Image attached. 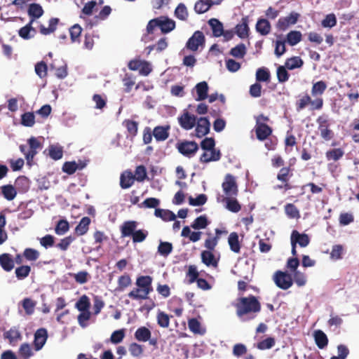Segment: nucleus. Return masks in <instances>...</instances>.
Segmentation results:
<instances>
[{
  "label": "nucleus",
  "instance_id": "obj_1",
  "mask_svg": "<svg viewBox=\"0 0 359 359\" xmlns=\"http://www.w3.org/2000/svg\"><path fill=\"white\" fill-rule=\"evenodd\" d=\"M235 307L236 315L242 321L254 319L261 311V304L253 295L239 298Z\"/></svg>",
  "mask_w": 359,
  "mask_h": 359
},
{
  "label": "nucleus",
  "instance_id": "obj_2",
  "mask_svg": "<svg viewBox=\"0 0 359 359\" xmlns=\"http://www.w3.org/2000/svg\"><path fill=\"white\" fill-rule=\"evenodd\" d=\"M153 278L150 276H140L136 279L137 288L131 290L128 296L132 299H147L153 291Z\"/></svg>",
  "mask_w": 359,
  "mask_h": 359
},
{
  "label": "nucleus",
  "instance_id": "obj_3",
  "mask_svg": "<svg viewBox=\"0 0 359 359\" xmlns=\"http://www.w3.org/2000/svg\"><path fill=\"white\" fill-rule=\"evenodd\" d=\"M318 130L320 137L325 141H330L334 137V131L330 128V120L327 115L323 114L316 119Z\"/></svg>",
  "mask_w": 359,
  "mask_h": 359
},
{
  "label": "nucleus",
  "instance_id": "obj_4",
  "mask_svg": "<svg viewBox=\"0 0 359 359\" xmlns=\"http://www.w3.org/2000/svg\"><path fill=\"white\" fill-rule=\"evenodd\" d=\"M273 280L277 287L282 290H287L293 285L292 276L287 271H276L273 276Z\"/></svg>",
  "mask_w": 359,
  "mask_h": 359
},
{
  "label": "nucleus",
  "instance_id": "obj_5",
  "mask_svg": "<svg viewBox=\"0 0 359 359\" xmlns=\"http://www.w3.org/2000/svg\"><path fill=\"white\" fill-rule=\"evenodd\" d=\"M312 106V109L319 110L321 109L323 106V99L320 97L316 98L312 100L311 97L306 94L301 99L297 101L296 108L298 111L304 109L308 104Z\"/></svg>",
  "mask_w": 359,
  "mask_h": 359
},
{
  "label": "nucleus",
  "instance_id": "obj_6",
  "mask_svg": "<svg viewBox=\"0 0 359 359\" xmlns=\"http://www.w3.org/2000/svg\"><path fill=\"white\" fill-rule=\"evenodd\" d=\"M222 187L226 197L236 196L238 195V185L235 177L232 175H226Z\"/></svg>",
  "mask_w": 359,
  "mask_h": 359
},
{
  "label": "nucleus",
  "instance_id": "obj_7",
  "mask_svg": "<svg viewBox=\"0 0 359 359\" xmlns=\"http://www.w3.org/2000/svg\"><path fill=\"white\" fill-rule=\"evenodd\" d=\"M205 43V38L201 31H196L188 39L186 48L191 51L198 50L200 46L203 47Z\"/></svg>",
  "mask_w": 359,
  "mask_h": 359
},
{
  "label": "nucleus",
  "instance_id": "obj_8",
  "mask_svg": "<svg viewBox=\"0 0 359 359\" xmlns=\"http://www.w3.org/2000/svg\"><path fill=\"white\" fill-rule=\"evenodd\" d=\"M176 147L180 154L189 158L194 156L198 149V144L194 141L178 142Z\"/></svg>",
  "mask_w": 359,
  "mask_h": 359
},
{
  "label": "nucleus",
  "instance_id": "obj_9",
  "mask_svg": "<svg viewBox=\"0 0 359 359\" xmlns=\"http://www.w3.org/2000/svg\"><path fill=\"white\" fill-rule=\"evenodd\" d=\"M299 18V14L295 12L290 13L285 17L280 18L276 23V28L279 31H285L290 26L295 25Z\"/></svg>",
  "mask_w": 359,
  "mask_h": 359
},
{
  "label": "nucleus",
  "instance_id": "obj_10",
  "mask_svg": "<svg viewBox=\"0 0 359 359\" xmlns=\"http://www.w3.org/2000/svg\"><path fill=\"white\" fill-rule=\"evenodd\" d=\"M48 332L46 328H39L35 332L34 347L36 351H40L43 347L48 339Z\"/></svg>",
  "mask_w": 359,
  "mask_h": 359
},
{
  "label": "nucleus",
  "instance_id": "obj_11",
  "mask_svg": "<svg viewBox=\"0 0 359 359\" xmlns=\"http://www.w3.org/2000/svg\"><path fill=\"white\" fill-rule=\"evenodd\" d=\"M255 131L257 138L259 141H264L272 134V128L266 123H256Z\"/></svg>",
  "mask_w": 359,
  "mask_h": 359
},
{
  "label": "nucleus",
  "instance_id": "obj_12",
  "mask_svg": "<svg viewBox=\"0 0 359 359\" xmlns=\"http://www.w3.org/2000/svg\"><path fill=\"white\" fill-rule=\"evenodd\" d=\"M178 121L180 126L187 130L192 129L196 123V117L189 112H184L182 116L178 117Z\"/></svg>",
  "mask_w": 359,
  "mask_h": 359
},
{
  "label": "nucleus",
  "instance_id": "obj_13",
  "mask_svg": "<svg viewBox=\"0 0 359 359\" xmlns=\"http://www.w3.org/2000/svg\"><path fill=\"white\" fill-rule=\"evenodd\" d=\"M196 135L198 137H202L209 133L210 123L208 118H199L196 121Z\"/></svg>",
  "mask_w": 359,
  "mask_h": 359
},
{
  "label": "nucleus",
  "instance_id": "obj_14",
  "mask_svg": "<svg viewBox=\"0 0 359 359\" xmlns=\"http://www.w3.org/2000/svg\"><path fill=\"white\" fill-rule=\"evenodd\" d=\"M202 262L207 266L217 268L218 266L219 258L216 257L212 251L203 250L201 253Z\"/></svg>",
  "mask_w": 359,
  "mask_h": 359
},
{
  "label": "nucleus",
  "instance_id": "obj_15",
  "mask_svg": "<svg viewBox=\"0 0 359 359\" xmlns=\"http://www.w3.org/2000/svg\"><path fill=\"white\" fill-rule=\"evenodd\" d=\"M291 243L299 244L302 248L306 247L310 243V238L306 233H300L297 230H293L290 236Z\"/></svg>",
  "mask_w": 359,
  "mask_h": 359
},
{
  "label": "nucleus",
  "instance_id": "obj_16",
  "mask_svg": "<svg viewBox=\"0 0 359 359\" xmlns=\"http://www.w3.org/2000/svg\"><path fill=\"white\" fill-rule=\"evenodd\" d=\"M170 129V126L169 125L156 126L153 130V135L158 142L165 141L169 137Z\"/></svg>",
  "mask_w": 359,
  "mask_h": 359
},
{
  "label": "nucleus",
  "instance_id": "obj_17",
  "mask_svg": "<svg viewBox=\"0 0 359 359\" xmlns=\"http://www.w3.org/2000/svg\"><path fill=\"white\" fill-rule=\"evenodd\" d=\"M235 32L241 39H245L249 36L250 28L248 27V18H242L241 21L235 27Z\"/></svg>",
  "mask_w": 359,
  "mask_h": 359
},
{
  "label": "nucleus",
  "instance_id": "obj_18",
  "mask_svg": "<svg viewBox=\"0 0 359 359\" xmlns=\"http://www.w3.org/2000/svg\"><path fill=\"white\" fill-rule=\"evenodd\" d=\"M194 90L196 92L197 97H195L196 101L205 100L208 97L209 86L206 81H201L198 83Z\"/></svg>",
  "mask_w": 359,
  "mask_h": 359
},
{
  "label": "nucleus",
  "instance_id": "obj_19",
  "mask_svg": "<svg viewBox=\"0 0 359 359\" xmlns=\"http://www.w3.org/2000/svg\"><path fill=\"white\" fill-rule=\"evenodd\" d=\"M137 223L135 221H126L120 227L121 237L133 236L136 231Z\"/></svg>",
  "mask_w": 359,
  "mask_h": 359
},
{
  "label": "nucleus",
  "instance_id": "obj_20",
  "mask_svg": "<svg viewBox=\"0 0 359 359\" xmlns=\"http://www.w3.org/2000/svg\"><path fill=\"white\" fill-rule=\"evenodd\" d=\"M135 181V176L130 170L124 171L120 176V186L123 189L132 187Z\"/></svg>",
  "mask_w": 359,
  "mask_h": 359
},
{
  "label": "nucleus",
  "instance_id": "obj_21",
  "mask_svg": "<svg viewBox=\"0 0 359 359\" xmlns=\"http://www.w3.org/2000/svg\"><path fill=\"white\" fill-rule=\"evenodd\" d=\"M255 29L261 35L266 36L270 33L271 26L268 20L259 18L256 23Z\"/></svg>",
  "mask_w": 359,
  "mask_h": 359
},
{
  "label": "nucleus",
  "instance_id": "obj_22",
  "mask_svg": "<svg viewBox=\"0 0 359 359\" xmlns=\"http://www.w3.org/2000/svg\"><path fill=\"white\" fill-rule=\"evenodd\" d=\"M135 339L140 342H146L150 339L151 332L147 327L142 326L136 330L134 334Z\"/></svg>",
  "mask_w": 359,
  "mask_h": 359
},
{
  "label": "nucleus",
  "instance_id": "obj_23",
  "mask_svg": "<svg viewBox=\"0 0 359 359\" xmlns=\"http://www.w3.org/2000/svg\"><path fill=\"white\" fill-rule=\"evenodd\" d=\"M86 166V163H76L75 161L65 162L62 170L68 175H73L77 170H82Z\"/></svg>",
  "mask_w": 359,
  "mask_h": 359
},
{
  "label": "nucleus",
  "instance_id": "obj_24",
  "mask_svg": "<svg viewBox=\"0 0 359 359\" xmlns=\"http://www.w3.org/2000/svg\"><path fill=\"white\" fill-rule=\"evenodd\" d=\"M0 265L6 271H11L14 268V261L11 255L4 253L0 255Z\"/></svg>",
  "mask_w": 359,
  "mask_h": 359
},
{
  "label": "nucleus",
  "instance_id": "obj_25",
  "mask_svg": "<svg viewBox=\"0 0 359 359\" xmlns=\"http://www.w3.org/2000/svg\"><path fill=\"white\" fill-rule=\"evenodd\" d=\"M209 25L212 30V34L215 37H219L224 34V27L222 23L216 18H212L208 21Z\"/></svg>",
  "mask_w": 359,
  "mask_h": 359
},
{
  "label": "nucleus",
  "instance_id": "obj_26",
  "mask_svg": "<svg viewBox=\"0 0 359 359\" xmlns=\"http://www.w3.org/2000/svg\"><path fill=\"white\" fill-rule=\"evenodd\" d=\"M302 39V34L300 31L292 30L286 35L285 41L291 46L299 43Z\"/></svg>",
  "mask_w": 359,
  "mask_h": 359
},
{
  "label": "nucleus",
  "instance_id": "obj_27",
  "mask_svg": "<svg viewBox=\"0 0 359 359\" xmlns=\"http://www.w3.org/2000/svg\"><path fill=\"white\" fill-rule=\"evenodd\" d=\"M32 23L33 20H30L27 25L20 29L18 34L21 38L24 39H29L34 36V34L36 33V31L32 26Z\"/></svg>",
  "mask_w": 359,
  "mask_h": 359
},
{
  "label": "nucleus",
  "instance_id": "obj_28",
  "mask_svg": "<svg viewBox=\"0 0 359 359\" xmlns=\"http://www.w3.org/2000/svg\"><path fill=\"white\" fill-rule=\"evenodd\" d=\"M90 224V219L88 217H83L79 224L75 228V233L78 236H83L86 234Z\"/></svg>",
  "mask_w": 359,
  "mask_h": 359
},
{
  "label": "nucleus",
  "instance_id": "obj_29",
  "mask_svg": "<svg viewBox=\"0 0 359 359\" xmlns=\"http://www.w3.org/2000/svg\"><path fill=\"white\" fill-rule=\"evenodd\" d=\"M59 22V19L55 18H52L50 19L48 22V27L46 28L43 25H40L39 32L43 35H48L53 33L57 28V25Z\"/></svg>",
  "mask_w": 359,
  "mask_h": 359
},
{
  "label": "nucleus",
  "instance_id": "obj_30",
  "mask_svg": "<svg viewBox=\"0 0 359 359\" xmlns=\"http://www.w3.org/2000/svg\"><path fill=\"white\" fill-rule=\"evenodd\" d=\"M23 309L25 310V314L31 316L34 313L36 302L29 297L24 298L21 302Z\"/></svg>",
  "mask_w": 359,
  "mask_h": 359
},
{
  "label": "nucleus",
  "instance_id": "obj_31",
  "mask_svg": "<svg viewBox=\"0 0 359 359\" xmlns=\"http://www.w3.org/2000/svg\"><path fill=\"white\" fill-rule=\"evenodd\" d=\"M214 4L212 0H198L194 6L195 11L198 14L207 12Z\"/></svg>",
  "mask_w": 359,
  "mask_h": 359
},
{
  "label": "nucleus",
  "instance_id": "obj_32",
  "mask_svg": "<svg viewBox=\"0 0 359 359\" xmlns=\"http://www.w3.org/2000/svg\"><path fill=\"white\" fill-rule=\"evenodd\" d=\"M314 339L317 346L320 349H323L327 346L328 339L326 334L320 330L315 331Z\"/></svg>",
  "mask_w": 359,
  "mask_h": 359
},
{
  "label": "nucleus",
  "instance_id": "obj_33",
  "mask_svg": "<svg viewBox=\"0 0 359 359\" xmlns=\"http://www.w3.org/2000/svg\"><path fill=\"white\" fill-rule=\"evenodd\" d=\"M4 337L9 341L11 344H13L21 339V334L16 327H11L9 330L4 333Z\"/></svg>",
  "mask_w": 359,
  "mask_h": 359
},
{
  "label": "nucleus",
  "instance_id": "obj_34",
  "mask_svg": "<svg viewBox=\"0 0 359 359\" xmlns=\"http://www.w3.org/2000/svg\"><path fill=\"white\" fill-rule=\"evenodd\" d=\"M228 243L231 251L235 253H239L241 251V244L238 241V235L236 232L230 233L228 238Z\"/></svg>",
  "mask_w": 359,
  "mask_h": 359
},
{
  "label": "nucleus",
  "instance_id": "obj_35",
  "mask_svg": "<svg viewBox=\"0 0 359 359\" xmlns=\"http://www.w3.org/2000/svg\"><path fill=\"white\" fill-rule=\"evenodd\" d=\"M154 215L157 217L161 218L164 221H173L176 219L175 213L169 210H163L156 208L154 212Z\"/></svg>",
  "mask_w": 359,
  "mask_h": 359
},
{
  "label": "nucleus",
  "instance_id": "obj_36",
  "mask_svg": "<svg viewBox=\"0 0 359 359\" xmlns=\"http://www.w3.org/2000/svg\"><path fill=\"white\" fill-rule=\"evenodd\" d=\"M28 14L34 22L35 19L39 18L43 14V10L41 5L32 4L29 6Z\"/></svg>",
  "mask_w": 359,
  "mask_h": 359
},
{
  "label": "nucleus",
  "instance_id": "obj_37",
  "mask_svg": "<svg viewBox=\"0 0 359 359\" xmlns=\"http://www.w3.org/2000/svg\"><path fill=\"white\" fill-rule=\"evenodd\" d=\"M34 354L31 345L28 343H23L18 350V355L22 359H29Z\"/></svg>",
  "mask_w": 359,
  "mask_h": 359
},
{
  "label": "nucleus",
  "instance_id": "obj_38",
  "mask_svg": "<svg viewBox=\"0 0 359 359\" xmlns=\"http://www.w3.org/2000/svg\"><path fill=\"white\" fill-rule=\"evenodd\" d=\"M344 151L341 148L332 149L326 151L325 157L327 161H337L343 157Z\"/></svg>",
  "mask_w": 359,
  "mask_h": 359
},
{
  "label": "nucleus",
  "instance_id": "obj_39",
  "mask_svg": "<svg viewBox=\"0 0 359 359\" xmlns=\"http://www.w3.org/2000/svg\"><path fill=\"white\" fill-rule=\"evenodd\" d=\"M327 88V84L323 81H319L313 84L311 88V95L313 97H318L321 96Z\"/></svg>",
  "mask_w": 359,
  "mask_h": 359
},
{
  "label": "nucleus",
  "instance_id": "obj_40",
  "mask_svg": "<svg viewBox=\"0 0 359 359\" xmlns=\"http://www.w3.org/2000/svg\"><path fill=\"white\" fill-rule=\"evenodd\" d=\"M159 27L163 33H168L175 29V22L168 18H159Z\"/></svg>",
  "mask_w": 359,
  "mask_h": 359
},
{
  "label": "nucleus",
  "instance_id": "obj_41",
  "mask_svg": "<svg viewBox=\"0 0 359 359\" xmlns=\"http://www.w3.org/2000/svg\"><path fill=\"white\" fill-rule=\"evenodd\" d=\"M209 223L206 215H201L194 219L191 224V227L197 230L203 229L208 226Z\"/></svg>",
  "mask_w": 359,
  "mask_h": 359
},
{
  "label": "nucleus",
  "instance_id": "obj_42",
  "mask_svg": "<svg viewBox=\"0 0 359 359\" xmlns=\"http://www.w3.org/2000/svg\"><path fill=\"white\" fill-rule=\"evenodd\" d=\"M304 62L300 57L294 56L286 60L285 66L288 69H294L303 66Z\"/></svg>",
  "mask_w": 359,
  "mask_h": 359
},
{
  "label": "nucleus",
  "instance_id": "obj_43",
  "mask_svg": "<svg viewBox=\"0 0 359 359\" xmlns=\"http://www.w3.org/2000/svg\"><path fill=\"white\" fill-rule=\"evenodd\" d=\"M48 154L52 159L55 161L60 160L63 156V149L59 145H50L48 147Z\"/></svg>",
  "mask_w": 359,
  "mask_h": 359
},
{
  "label": "nucleus",
  "instance_id": "obj_44",
  "mask_svg": "<svg viewBox=\"0 0 359 359\" xmlns=\"http://www.w3.org/2000/svg\"><path fill=\"white\" fill-rule=\"evenodd\" d=\"M278 39H281L282 35L277 36ZM285 39H277L275 42V49H274V54L276 55L277 57H280L282 56L287 50L285 47Z\"/></svg>",
  "mask_w": 359,
  "mask_h": 359
},
{
  "label": "nucleus",
  "instance_id": "obj_45",
  "mask_svg": "<svg viewBox=\"0 0 359 359\" xmlns=\"http://www.w3.org/2000/svg\"><path fill=\"white\" fill-rule=\"evenodd\" d=\"M236 196H229L225 198L226 208L232 212H238L241 210V206L235 198Z\"/></svg>",
  "mask_w": 359,
  "mask_h": 359
},
{
  "label": "nucleus",
  "instance_id": "obj_46",
  "mask_svg": "<svg viewBox=\"0 0 359 359\" xmlns=\"http://www.w3.org/2000/svg\"><path fill=\"white\" fill-rule=\"evenodd\" d=\"M1 193L4 197L8 201L13 200L17 195L15 189L11 184L1 187Z\"/></svg>",
  "mask_w": 359,
  "mask_h": 359
},
{
  "label": "nucleus",
  "instance_id": "obj_47",
  "mask_svg": "<svg viewBox=\"0 0 359 359\" xmlns=\"http://www.w3.org/2000/svg\"><path fill=\"white\" fill-rule=\"evenodd\" d=\"M75 307L79 311H89L90 307V302L88 297L86 294L82 295L76 302Z\"/></svg>",
  "mask_w": 359,
  "mask_h": 359
},
{
  "label": "nucleus",
  "instance_id": "obj_48",
  "mask_svg": "<svg viewBox=\"0 0 359 359\" xmlns=\"http://www.w3.org/2000/svg\"><path fill=\"white\" fill-rule=\"evenodd\" d=\"M170 316L164 311H158L156 316L157 323L161 327L167 328L170 325Z\"/></svg>",
  "mask_w": 359,
  "mask_h": 359
},
{
  "label": "nucleus",
  "instance_id": "obj_49",
  "mask_svg": "<svg viewBox=\"0 0 359 359\" xmlns=\"http://www.w3.org/2000/svg\"><path fill=\"white\" fill-rule=\"evenodd\" d=\"M175 15L180 20L186 21L188 19L189 13L186 6L181 3L178 4L175 11Z\"/></svg>",
  "mask_w": 359,
  "mask_h": 359
},
{
  "label": "nucleus",
  "instance_id": "obj_50",
  "mask_svg": "<svg viewBox=\"0 0 359 359\" xmlns=\"http://www.w3.org/2000/svg\"><path fill=\"white\" fill-rule=\"evenodd\" d=\"M123 124L131 136L135 137L137 135L138 131V123L137 121L126 119Z\"/></svg>",
  "mask_w": 359,
  "mask_h": 359
},
{
  "label": "nucleus",
  "instance_id": "obj_51",
  "mask_svg": "<svg viewBox=\"0 0 359 359\" xmlns=\"http://www.w3.org/2000/svg\"><path fill=\"white\" fill-rule=\"evenodd\" d=\"M285 212L289 218L298 219L300 217L298 208L292 203H287L285 205Z\"/></svg>",
  "mask_w": 359,
  "mask_h": 359
},
{
  "label": "nucleus",
  "instance_id": "obj_52",
  "mask_svg": "<svg viewBox=\"0 0 359 359\" xmlns=\"http://www.w3.org/2000/svg\"><path fill=\"white\" fill-rule=\"evenodd\" d=\"M270 76L269 71L265 67L259 68L256 72V80L257 82H269Z\"/></svg>",
  "mask_w": 359,
  "mask_h": 359
},
{
  "label": "nucleus",
  "instance_id": "obj_53",
  "mask_svg": "<svg viewBox=\"0 0 359 359\" xmlns=\"http://www.w3.org/2000/svg\"><path fill=\"white\" fill-rule=\"evenodd\" d=\"M31 272V267L28 265H22L15 269V276L18 280H23L28 277Z\"/></svg>",
  "mask_w": 359,
  "mask_h": 359
},
{
  "label": "nucleus",
  "instance_id": "obj_54",
  "mask_svg": "<svg viewBox=\"0 0 359 359\" xmlns=\"http://www.w3.org/2000/svg\"><path fill=\"white\" fill-rule=\"evenodd\" d=\"M230 54L236 58H243L246 54V47L244 43H239L230 50Z\"/></svg>",
  "mask_w": 359,
  "mask_h": 359
},
{
  "label": "nucleus",
  "instance_id": "obj_55",
  "mask_svg": "<svg viewBox=\"0 0 359 359\" xmlns=\"http://www.w3.org/2000/svg\"><path fill=\"white\" fill-rule=\"evenodd\" d=\"M122 81L124 86V92L129 93L131 91L133 86L135 83V77L132 74H126Z\"/></svg>",
  "mask_w": 359,
  "mask_h": 359
},
{
  "label": "nucleus",
  "instance_id": "obj_56",
  "mask_svg": "<svg viewBox=\"0 0 359 359\" xmlns=\"http://www.w3.org/2000/svg\"><path fill=\"white\" fill-rule=\"evenodd\" d=\"M128 350L130 355L135 358L140 357L144 352L143 346L136 342L131 343L129 345Z\"/></svg>",
  "mask_w": 359,
  "mask_h": 359
},
{
  "label": "nucleus",
  "instance_id": "obj_57",
  "mask_svg": "<svg viewBox=\"0 0 359 359\" xmlns=\"http://www.w3.org/2000/svg\"><path fill=\"white\" fill-rule=\"evenodd\" d=\"M21 123L26 127H32L35 123V116L32 112H26L21 116Z\"/></svg>",
  "mask_w": 359,
  "mask_h": 359
},
{
  "label": "nucleus",
  "instance_id": "obj_58",
  "mask_svg": "<svg viewBox=\"0 0 359 359\" xmlns=\"http://www.w3.org/2000/svg\"><path fill=\"white\" fill-rule=\"evenodd\" d=\"M39 252L34 248H27L23 252V257L27 261L34 262L39 259Z\"/></svg>",
  "mask_w": 359,
  "mask_h": 359
},
{
  "label": "nucleus",
  "instance_id": "obj_59",
  "mask_svg": "<svg viewBox=\"0 0 359 359\" xmlns=\"http://www.w3.org/2000/svg\"><path fill=\"white\" fill-rule=\"evenodd\" d=\"M172 249L173 247L171 243L161 241L158 247V252L164 257H167L172 252Z\"/></svg>",
  "mask_w": 359,
  "mask_h": 359
},
{
  "label": "nucleus",
  "instance_id": "obj_60",
  "mask_svg": "<svg viewBox=\"0 0 359 359\" xmlns=\"http://www.w3.org/2000/svg\"><path fill=\"white\" fill-rule=\"evenodd\" d=\"M133 176L137 182H143L147 177L146 168L142 165L137 166Z\"/></svg>",
  "mask_w": 359,
  "mask_h": 359
},
{
  "label": "nucleus",
  "instance_id": "obj_61",
  "mask_svg": "<svg viewBox=\"0 0 359 359\" xmlns=\"http://www.w3.org/2000/svg\"><path fill=\"white\" fill-rule=\"evenodd\" d=\"M293 273V283L294 282L297 286L302 287L304 286L306 283V275L299 271H295Z\"/></svg>",
  "mask_w": 359,
  "mask_h": 359
},
{
  "label": "nucleus",
  "instance_id": "obj_62",
  "mask_svg": "<svg viewBox=\"0 0 359 359\" xmlns=\"http://www.w3.org/2000/svg\"><path fill=\"white\" fill-rule=\"evenodd\" d=\"M69 229V222L65 219H60L58 221L55 226V231L57 235H63L68 231Z\"/></svg>",
  "mask_w": 359,
  "mask_h": 359
},
{
  "label": "nucleus",
  "instance_id": "obj_63",
  "mask_svg": "<svg viewBox=\"0 0 359 359\" xmlns=\"http://www.w3.org/2000/svg\"><path fill=\"white\" fill-rule=\"evenodd\" d=\"M275 339L273 337H267L266 339L258 342L257 348L259 350L270 349L275 345Z\"/></svg>",
  "mask_w": 359,
  "mask_h": 359
},
{
  "label": "nucleus",
  "instance_id": "obj_64",
  "mask_svg": "<svg viewBox=\"0 0 359 359\" xmlns=\"http://www.w3.org/2000/svg\"><path fill=\"white\" fill-rule=\"evenodd\" d=\"M81 32L82 28L78 24H75L71 27L69 29V34L72 42L79 41V37L81 36Z\"/></svg>",
  "mask_w": 359,
  "mask_h": 359
}]
</instances>
